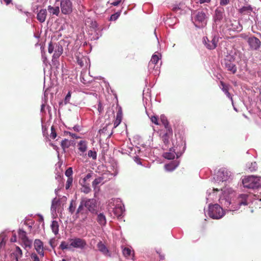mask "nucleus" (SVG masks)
Returning a JSON list of instances; mask_svg holds the SVG:
<instances>
[{
    "instance_id": "nucleus-1",
    "label": "nucleus",
    "mask_w": 261,
    "mask_h": 261,
    "mask_svg": "<svg viewBox=\"0 0 261 261\" xmlns=\"http://www.w3.org/2000/svg\"><path fill=\"white\" fill-rule=\"evenodd\" d=\"M244 187L248 189H257L261 187V177L250 176L244 178L242 180Z\"/></svg>"
},
{
    "instance_id": "nucleus-2",
    "label": "nucleus",
    "mask_w": 261,
    "mask_h": 261,
    "mask_svg": "<svg viewBox=\"0 0 261 261\" xmlns=\"http://www.w3.org/2000/svg\"><path fill=\"white\" fill-rule=\"evenodd\" d=\"M208 215L212 219H219L224 216V212L219 204H215L209 206Z\"/></svg>"
},
{
    "instance_id": "nucleus-3",
    "label": "nucleus",
    "mask_w": 261,
    "mask_h": 261,
    "mask_svg": "<svg viewBox=\"0 0 261 261\" xmlns=\"http://www.w3.org/2000/svg\"><path fill=\"white\" fill-rule=\"evenodd\" d=\"M88 211L93 214H97V202L94 198H85L81 202Z\"/></svg>"
},
{
    "instance_id": "nucleus-4",
    "label": "nucleus",
    "mask_w": 261,
    "mask_h": 261,
    "mask_svg": "<svg viewBox=\"0 0 261 261\" xmlns=\"http://www.w3.org/2000/svg\"><path fill=\"white\" fill-rule=\"evenodd\" d=\"M206 14L203 11L197 12L195 18V25L198 28H203L206 24Z\"/></svg>"
},
{
    "instance_id": "nucleus-5",
    "label": "nucleus",
    "mask_w": 261,
    "mask_h": 261,
    "mask_svg": "<svg viewBox=\"0 0 261 261\" xmlns=\"http://www.w3.org/2000/svg\"><path fill=\"white\" fill-rule=\"evenodd\" d=\"M61 12L65 15H68L72 12L73 6L71 0H59Z\"/></svg>"
},
{
    "instance_id": "nucleus-6",
    "label": "nucleus",
    "mask_w": 261,
    "mask_h": 261,
    "mask_svg": "<svg viewBox=\"0 0 261 261\" xmlns=\"http://www.w3.org/2000/svg\"><path fill=\"white\" fill-rule=\"evenodd\" d=\"M70 245L73 248L83 249L87 246L86 241L83 239L75 238L74 239H69Z\"/></svg>"
},
{
    "instance_id": "nucleus-7",
    "label": "nucleus",
    "mask_w": 261,
    "mask_h": 261,
    "mask_svg": "<svg viewBox=\"0 0 261 261\" xmlns=\"http://www.w3.org/2000/svg\"><path fill=\"white\" fill-rule=\"evenodd\" d=\"M88 213V210L84 208V206L81 202L75 213L76 218L81 219V222H84L87 220Z\"/></svg>"
},
{
    "instance_id": "nucleus-8",
    "label": "nucleus",
    "mask_w": 261,
    "mask_h": 261,
    "mask_svg": "<svg viewBox=\"0 0 261 261\" xmlns=\"http://www.w3.org/2000/svg\"><path fill=\"white\" fill-rule=\"evenodd\" d=\"M225 22L227 27H228L230 30L232 31H238L239 30H241V27L240 25L239 22L237 20L227 18L225 19Z\"/></svg>"
},
{
    "instance_id": "nucleus-9",
    "label": "nucleus",
    "mask_w": 261,
    "mask_h": 261,
    "mask_svg": "<svg viewBox=\"0 0 261 261\" xmlns=\"http://www.w3.org/2000/svg\"><path fill=\"white\" fill-rule=\"evenodd\" d=\"M248 43L253 50H257L260 46V41L256 37L253 36L248 39Z\"/></svg>"
},
{
    "instance_id": "nucleus-10",
    "label": "nucleus",
    "mask_w": 261,
    "mask_h": 261,
    "mask_svg": "<svg viewBox=\"0 0 261 261\" xmlns=\"http://www.w3.org/2000/svg\"><path fill=\"white\" fill-rule=\"evenodd\" d=\"M34 247L37 253L41 256L43 257L44 252L43 250V244L42 242L39 239H36L34 241Z\"/></svg>"
},
{
    "instance_id": "nucleus-11",
    "label": "nucleus",
    "mask_w": 261,
    "mask_h": 261,
    "mask_svg": "<svg viewBox=\"0 0 261 261\" xmlns=\"http://www.w3.org/2000/svg\"><path fill=\"white\" fill-rule=\"evenodd\" d=\"M224 10L222 8H218L215 11L214 21L216 23H220L223 18Z\"/></svg>"
},
{
    "instance_id": "nucleus-12",
    "label": "nucleus",
    "mask_w": 261,
    "mask_h": 261,
    "mask_svg": "<svg viewBox=\"0 0 261 261\" xmlns=\"http://www.w3.org/2000/svg\"><path fill=\"white\" fill-rule=\"evenodd\" d=\"M224 64L225 68L229 71L231 72L233 74L237 72V67L236 65L232 62L230 60L228 59H225L224 61Z\"/></svg>"
},
{
    "instance_id": "nucleus-13",
    "label": "nucleus",
    "mask_w": 261,
    "mask_h": 261,
    "mask_svg": "<svg viewBox=\"0 0 261 261\" xmlns=\"http://www.w3.org/2000/svg\"><path fill=\"white\" fill-rule=\"evenodd\" d=\"M204 41L206 48L208 49H213L217 47L218 41L216 37H213L211 41H209L208 38L206 37V39L204 38Z\"/></svg>"
},
{
    "instance_id": "nucleus-14",
    "label": "nucleus",
    "mask_w": 261,
    "mask_h": 261,
    "mask_svg": "<svg viewBox=\"0 0 261 261\" xmlns=\"http://www.w3.org/2000/svg\"><path fill=\"white\" fill-rule=\"evenodd\" d=\"M217 174L222 181L227 180L230 175V172L225 168L220 169Z\"/></svg>"
},
{
    "instance_id": "nucleus-15",
    "label": "nucleus",
    "mask_w": 261,
    "mask_h": 261,
    "mask_svg": "<svg viewBox=\"0 0 261 261\" xmlns=\"http://www.w3.org/2000/svg\"><path fill=\"white\" fill-rule=\"evenodd\" d=\"M248 195L241 194L239 196L237 202L240 206H246L248 204Z\"/></svg>"
},
{
    "instance_id": "nucleus-16",
    "label": "nucleus",
    "mask_w": 261,
    "mask_h": 261,
    "mask_svg": "<svg viewBox=\"0 0 261 261\" xmlns=\"http://www.w3.org/2000/svg\"><path fill=\"white\" fill-rule=\"evenodd\" d=\"M160 60V57L158 55H153L150 61L148 63V67L151 69H155V66L157 65Z\"/></svg>"
},
{
    "instance_id": "nucleus-17",
    "label": "nucleus",
    "mask_w": 261,
    "mask_h": 261,
    "mask_svg": "<svg viewBox=\"0 0 261 261\" xmlns=\"http://www.w3.org/2000/svg\"><path fill=\"white\" fill-rule=\"evenodd\" d=\"M63 48L61 45L59 43L56 44L55 47V53L53 55V58L58 59L62 54Z\"/></svg>"
},
{
    "instance_id": "nucleus-18",
    "label": "nucleus",
    "mask_w": 261,
    "mask_h": 261,
    "mask_svg": "<svg viewBox=\"0 0 261 261\" xmlns=\"http://www.w3.org/2000/svg\"><path fill=\"white\" fill-rule=\"evenodd\" d=\"M173 132L172 129L166 130V132L162 136V141L165 145H167L169 143V139L172 136Z\"/></svg>"
},
{
    "instance_id": "nucleus-19",
    "label": "nucleus",
    "mask_w": 261,
    "mask_h": 261,
    "mask_svg": "<svg viewBox=\"0 0 261 261\" xmlns=\"http://www.w3.org/2000/svg\"><path fill=\"white\" fill-rule=\"evenodd\" d=\"M97 247L99 251L102 253L103 254L110 256L109 251L107 247L101 241L99 242L97 245Z\"/></svg>"
},
{
    "instance_id": "nucleus-20",
    "label": "nucleus",
    "mask_w": 261,
    "mask_h": 261,
    "mask_svg": "<svg viewBox=\"0 0 261 261\" xmlns=\"http://www.w3.org/2000/svg\"><path fill=\"white\" fill-rule=\"evenodd\" d=\"M47 16V11L46 9H41L37 15V20L40 22L45 21Z\"/></svg>"
},
{
    "instance_id": "nucleus-21",
    "label": "nucleus",
    "mask_w": 261,
    "mask_h": 261,
    "mask_svg": "<svg viewBox=\"0 0 261 261\" xmlns=\"http://www.w3.org/2000/svg\"><path fill=\"white\" fill-rule=\"evenodd\" d=\"M11 255L14 256L15 261H19V259L22 256V252L19 247L16 246L15 251L11 253Z\"/></svg>"
},
{
    "instance_id": "nucleus-22",
    "label": "nucleus",
    "mask_w": 261,
    "mask_h": 261,
    "mask_svg": "<svg viewBox=\"0 0 261 261\" xmlns=\"http://www.w3.org/2000/svg\"><path fill=\"white\" fill-rule=\"evenodd\" d=\"M110 124L106 125L105 127H103L102 129H100L99 130V133L100 135H103L106 136H107L108 138H110L111 135L113 134V132L111 130V132L108 131L109 129V126Z\"/></svg>"
},
{
    "instance_id": "nucleus-23",
    "label": "nucleus",
    "mask_w": 261,
    "mask_h": 261,
    "mask_svg": "<svg viewBox=\"0 0 261 261\" xmlns=\"http://www.w3.org/2000/svg\"><path fill=\"white\" fill-rule=\"evenodd\" d=\"M122 118V112L121 110L120 109L117 112L116 114V118L114 121V127L115 128L117 127L119 124L121 123Z\"/></svg>"
},
{
    "instance_id": "nucleus-24",
    "label": "nucleus",
    "mask_w": 261,
    "mask_h": 261,
    "mask_svg": "<svg viewBox=\"0 0 261 261\" xmlns=\"http://www.w3.org/2000/svg\"><path fill=\"white\" fill-rule=\"evenodd\" d=\"M253 9L251 6H244L241 8L239 9L238 12L239 13L242 15L249 14L252 11Z\"/></svg>"
},
{
    "instance_id": "nucleus-25",
    "label": "nucleus",
    "mask_w": 261,
    "mask_h": 261,
    "mask_svg": "<svg viewBox=\"0 0 261 261\" xmlns=\"http://www.w3.org/2000/svg\"><path fill=\"white\" fill-rule=\"evenodd\" d=\"M123 255L127 258H131L133 259L134 256V252H132L131 249L127 247H124L122 249Z\"/></svg>"
},
{
    "instance_id": "nucleus-26",
    "label": "nucleus",
    "mask_w": 261,
    "mask_h": 261,
    "mask_svg": "<svg viewBox=\"0 0 261 261\" xmlns=\"http://www.w3.org/2000/svg\"><path fill=\"white\" fill-rule=\"evenodd\" d=\"M220 84L221 86V89L225 93V94L227 95L228 98H230L231 100L232 99L230 93L229 92V88L228 85L225 84L223 82L221 81Z\"/></svg>"
},
{
    "instance_id": "nucleus-27",
    "label": "nucleus",
    "mask_w": 261,
    "mask_h": 261,
    "mask_svg": "<svg viewBox=\"0 0 261 261\" xmlns=\"http://www.w3.org/2000/svg\"><path fill=\"white\" fill-rule=\"evenodd\" d=\"M97 222L101 225H105L107 222L106 216L103 213H99L97 215Z\"/></svg>"
},
{
    "instance_id": "nucleus-28",
    "label": "nucleus",
    "mask_w": 261,
    "mask_h": 261,
    "mask_svg": "<svg viewBox=\"0 0 261 261\" xmlns=\"http://www.w3.org/2000/svg\"><path fill=\"white\" fill-rule=\"evenodd\" d=\"M79 149L82 152H84L87 149V143L85 141H80L78 143Z\"/></svg>"
},
{
    "instance_id": "nucleus-29",
    "label": "nucleus",
    "mask_w": 261,
    "mask_h": 261,
    "mask_svg": "<svg viewBox=\"0 0 261 261\" xmlns=\"http://www.w3.org/2000/svg\"><path fill=\"white\" fill-rule=\"evenodd\" d=\"M59 224L57 221H53L51 224V228L54 233L56 235L59 232Z\"/></svg>"
},
{
    "instance_id": "nucleus-30",
    "label": "nucleus",
    "mask_w": 261,
    "mask_h": 261,
    "mask_svg": "<svg viewBox=\"0 0 261 261\" xmlns=\"http://www.w3.org/2000/svg\"><path fill=\"white\" fill-rule=\"evenodd\" d=\"M161 121L162 122V124L164 125L165 128L166 130H168V129H172L171 126L169 125V122L167 119V118L164 116L161 115Z\"/></svg>"
},
{
    "instance_id": "nucleus-31",
    "label": "nucleus",
    "mask_w": 261,
    "mask_h": 261,
    "mask_svg": "<svg viewBox=\"0 0 261 261\" xmlns=\"http://www.w3.org/2000/svg\"><path fill=\"white\" fill-rule=\"evenodd\" d=\"M48 10L53 15H56L58 16L60 13V8L59 7H53L51 6H48Z\"/></svg>"
},
{
    "instance_id": "nucleus-32",
    "label": "nucleus",
    "mask_w": 261,
    "mask_h": 261,
    "mask_svg": "<svg viewBox=\"0 0 261 261\" xmlns=\"http://www.w3.org/2000/svg\"><path fill=\"white\" fill-rule=\"evenodd\" d=\"M113 212L115 215L117 217H121L123 213V210L121 206L115 207Z\"/></svg>"
},
{
    "instance_id": "nucleus-33",
    "label": "nucleus",
    "mask_w": 261,
    "mask_h": 261,
    "mask_svg": "<svg viewBox=\"0 0 261 261\" xmlns=\"http://www.w3.org/2000/svg\"><path fill=\"white\" fill-rule=\"evenodd\" d=\"M76 204L75 201L72 200L70 201V205L68 208L69 212L71 214H73L76 208Z\"/></svg>"
},
{
    "instance_id": "nucleus-34",
    "label": "nucleus",
    "mask_w": 261,
    "mask_h": 261,
    "mask_svg": "<svg viewBox=\"0 0 261 261\" xmlns=\"http://www.w3.org/2000/svg\"><path fill=\"white\" fill-rule=\"evenodd\" d=\"M59 247L61 249L64 250L65 249H70L72 246L70 245V243L69 244L68 243L65 241H62Z\"/></svg>"
},
{
    "instance_id": "nucleus-35",
    "label": "nucleus",
    "mask_w": 261,
    "mask_h": 261,
    "mask_svg": "<svg viewBox=\"0 0 261 261\" xmlns=\"http://www.w3.org/2000/svg\"><path fill=\"white\" fill-rule=\"evenodd\" d=\"M61 145L62 149L65 150L66 148H67L70 146V142L68 140L65 139L61 142Z\"/></svg>"
},
{
    "instance_id": "nucleus-36",
    "label": "nucleus",
    "mask_w": 261,
    "mask_h": 261,
    "mask_svg": "<svg viewBox=\"0 0 261 261\" xmlns=\"http://www.w3.org/2000/svg\"><path fill=\"white\" fill-rule=\"evenodd\" d=\"M18 236L22 241L28 238L27 236L26 232L21 229L18 231Z\"/></svg>"
},
{
    "instance_id": "nucleus-37",
    "label": "nucleus",
    "mask_w": 261,
    "mask_h": 261,
    "mask_svg": "<svg viewBox=\"0 0 261 261\" xmlns=\"http://www.w3.org/2000/svg\"><path fill=\"white\" fill-rule=\"evenodd\" d=\"M163 156L168 160H172L175 158L174 152H165L164 153Z\"/></svg>"
},
{
    "instance_id": "nucleus-38",
    "label": "nucleus",
    "mask_w": 261,
    "mask_h": 261,
    "mask_svg": "<svg viewBox=\"0 0 261 261\" xmlns=\"http://www.w3.org/2000/svg\"><path fill=\"white\" fill-rule=\"evenodd\" d=\"M102 180L103 178L101 177L95 178L94 180L92 182V187H93V188L95 189L96 186L101 183Z\"/></svg>"
},
{
    "instance_id": "nucleus-39",
    "label": "nucleus",
    "mask_w": 261,
    "mask_h": 261,
    "mask_svg": "<svg viewBox=\"0 0 261 261\" xmlns=\"http://www.w3.org/2000/svg\"><path fill=\"white\" fill-rule=\"evenodd\" d=\"M72 183H73V177L67 178V180L66 181V183L65 185L66 189L68 190L70 187H71L72 186Z\"/></svg>"
},
{
    "instance_id": "nucleus-40",
    "label": "nucleus",
    "mask_w": 261,
    "mask_h": 261,
    "mask_svg": "<svg viewBox=\"0 0 261 261\" xmlns=\"http://www.w3.org/2000/svg\"><path fill=\"white\" fill-rule=\"evenodd\" d=\"M22 242L23 243L24 245L25 246V247L26 248H31L32 246V242L31 240H29V238L22 241Z\"/></svg>"
},
{
    "instance_id": "nucleus-41",
    "label": "nucleus",
    "mask_w": 261,
    "mask_h": 261,
    "mask_svg": "<svg viewBox=\"0 0 261 261\" xmlns=\"http://www.w3.org/2000/svg\"><path fill=\"white\" fill-rule=\"evenodd\" d=\"M65 174L67 177V178L72 177V174H73L72 168L71 167H69L66 170Z\"/></svg>"
},
{
    "instance_id": "nucleus-42",
    "label": "nucleus",
    "mask_w": 261,
    "mask_h": 261,
    "mask_svg": "<svg viewBox=\"0 0 261 261\" xmlns=\"http://www.w3.org/2000/svg\"><path fill=\"white\" fill-rule=\"evenodd\" d=\"M88 155L90 158H92L93 160H96L97 158V153L96 151L89 150L88 153Z\"/></svg>"
},
{
    "instance_id": "nucleus-43",
    "label": "nucleus",
    "mask_w": 261,
    "mask_h": 261,
    "mask_svg": "<svg viewBox=\"0 0 261 261\" xmlns=\"http://www.w3.org/2000/svg\"><path fill=\"white\" fill-rule=\"evenodd\" d=\"M57 137V133L55 130V128H54V126H52L51 127V133L50 135V137L53 139H55Z\"/></svg>"
},
{
    "instance_id": "nucleus-44",
    "label": "nucleus",
    "mask_w": 261,
    "mask_h": 261,
    "mask_svg": "<svg viewBox=\"0 0 261 261\" xmlns=\"http://www.w3.org/2000/svg\"><path fill=\"white\" fill-rule=\"evenodd\" d=\"M120 12H117L114 14H112L110 17V20H116L120 15Z\"/></svg>"
},
{
    "instance_id": "nucleus-45",
    "label": "nucleus",
    "mask_w": 261,
    "mask_h": 261,
    "mask_svg": "<svg viewBox=\"0 0 261 261\" xmlns=\"http://www.w3.org/2000/svg\"><path fill=\"white\" fill-rule=\"evenodd\" d=\"M150 120H151V121L153 123H154L156 125H160V123H159V119H158V117H156L155 116H152L150 117Z\"/></svg>"
},
{
    "instance_id": "nucleus-46",
    "label": "nucleus",
    "mask_w": 261,
    "mask_h": 261,
    "mask_svg": "<svg viewBox=\"0 0 261 261\" xmlns=\"http://www.w3.org/2000/svg\"><path fill=\"white\" fill-rule=\"evenodd\" d=\"M31 258L32 261H40L39 257L35 253H32L31 255Z\"/></svg>"
},
{
    "instance_id": "nucleus-47",
    "label": "nucleus",
    "mask_w": 261,
    "mask_h": 261,
    "mask_svg": "<svg viewBox=\"0 0 261 261\" xmlns=\"http://www.w3.org/2000/svg\"><path fill=\"white\" fill-rule=\"evenodd\" d=\"M165 168H166V170H167L172 171V170H173L175 168V167L173 165V164H169L166 165Z\"/></svg>"
},
{
    "instance_id": "nucleus-48",
    "label": "nucleus",
    "mask_w": 261,
    "mask_h": 261,
    "mask_svg": "<svg viewBox=\"0 0 261 261\" xmlns=\"http://www.w3.org/2000/svg\"><path fill=\"white\" fill-rule=\"evenodd\" d=\"M55 46L53 45V43L50 42L48 45V51L49 53L51 54L55 49Z\"/></svg>"
},
{
    "instance_id": "nucleus-49",
    "label": "nucleus",
    "mask_w": 261,
    "mask_h": 261,
    "mask_svg": "<svg viewBox=\"0 0 261 261\" xmlns=\"http://www.w3.org/2000/svg\"><path fill=\"white\" fill-rule=\"evenodd\" d=\"M71 92L70 91H69L68 92L67 94L66 95V96L65 98V99H64V101L66 104L69 102L70 98L71 97Z\"/></svg>"
},
{
    "instance_id": "nucleus-50",
    "label": "nucleus",
    "mask_w": 261,
    "mask_h": 261,
    "mask_svg": "<svg viewBox=\"0 0 261 261\" xmlns=\"http://www.w3.org/2000/svg\"><path fill=\"white\" fill-rule=\"evenodd\" d=\"M230 2V0H220V5L221 6H226Z\"/></svg>"
},
{
    "instance_id": "nucleus-51",
    "label": "nucleus",
    "mask_w": 261,
    "mask_h": 261,
    "mask_svg": "<svg viewBox=\"0 0 261 261\" xmlns=\"http://www.w3.org/2000/svg\"><path fill=\"white\" fill-rule=\"evenodd\" d=\"M90 191H91V189L89 187H87V186L83 187L82 192H83L84 193L87 194V193H89Z\"/></svg>"
},
{
    "instance_id": "nucleus-52",
    "label": "nucleus",
    "mask_w": 261,
    "mask_h": 261,
    "mask_svg": "<svg viewBox=\"0 0 261 261\" xmlns=\"http://www.w3.org/2000/svg\"><path fill=\"white\" fill-rule=\"evenodd\" d=\"M124 0H116L112 3H111V5L116 6L119 5L122 1H124Z\"/></svg>"
},
{
    "instance_id": "nucleus-53",
    "label": "nucleus",
    "mask_w": 261,
    "mask_h": 261,
    "mask_svg": "<svg viewBox=\"0 0 261 261\" xmlns=\"http://www.w3.org/2000/svg\"><path fill=\"white\" fill-rule=\"evenodd\" d=\"M211 2V0H198L197 1V3H200V4H203V3H208Z\"/></svg>"
},
{
    "instance_id": "nucleus-54",
    "label": "nucleus",
    "mask_w": 261,
    "mask_h": 261,
    "mask_svg": "<svg viewBox=\"0 0 261 261\" xmlns=\"http://www.w3.org/2000/svg\"><path fill=\"white\" fill-rule=\"evenodd\" d=\"M92 175L90 173H88L86 176L85 177H84V180L85 181L89 179V178H90L91 177Z\"/></svg>"
},
{
    "instance_id": "nucleus-55",
    "label": "nucleus",
    "mask_w": 261,
    "mask_h": 261,
    "mask_svg": "<svg viewBox=\"0 0 261 261\" xmlns=\"http://www.w3.org/2000/svg\"><path fill=\"white\" fill-rule=\"evenodd\" d=\"M180 8L178 7H174L172 8V10L174 12H177L178 10H179Z\"/></svg>"
},
{
    "instance_id": "nucleus-56",
    "label": "nucleus",
    "mask_w": 261,
    "mask_h": 261,
    "mask_svg": "<svg viewBox=\"0 0 261 261\" xmlns=\"http://www.w3.org/2000/svg\"><path fill=\"white\" fill-rule=\"evenodd\" d=\"M39 221L42 222L43 221V217L42 215H39Z\"/></svg>"
},
{
    "instance_id": "nucleus-57",
    "label": "nucleus",
    "mask_w": 261,
    "mask_h": 261,
    "mask_svg": "<svg viewBox=\"0 0 261 261\" xmlns=\"http://www.w3.org/2000/svg\"><path fill=\"white\" fill-rule=\"evenodd\" d=\"M57 201H55V200H54L52 202L51 207L53 208H56L55 204H57Z\"/></svg>"
},
{
    "instance_id": "nucleus-58",
    "label": "nucleus",
    "mask_w": 261,
    "mask_h": 261,
    "mask_svg": "<svg viewBox=\"0 0 261 261\" xmlns=\"http://www.w3.org/2000/svg\"><path fill=\"white\" fill-rule=\"evenodd\" d=\"M77 63L79 64L81 66H83V62L80 60L79 58L77 59Z\"/></svg>"
},
{
    "instance_id": "nucleus-59",
    "label": "nucleus",
    "mask_w": 261,
    "mask_h": 261,
    "mask_svg": "<svg viewBox=\"0 0 261 261\" xmlns=\"http://www.w3.org/2000/svg\"><path fill=\"white\" fill-rule=\"evenodd\" d=\"M7 5L10 4L12 2V0H3Z\"/></svg>"
},
{
    "instance_id": "nucleus-60",
    "label": "nucleus",
    "mask_w": 261,
    "mask_h": 261,
    "mask_svg": "<svg viewBox=\"0 0 261 261\" xmlns=\"http://www.w3.org/2000/svg\"><path fill=\"white\" fill-rule=\"evenodd\" d=\"M98 110L99 112H101L102 111V108H101V105L100 103H99L98 105Z\"/></svg>"
},
{
    "instance_id": "nucleus-61",
    "label": "nucleus",
    "mask_w": 261,
    "mask_h": 261,
    "mask_svg": "<svg viewBox=\"0 0 261 261\" xmlns=\"http://www.w3.org/2000/svg\"><path fill=\"white\" fill-rule=\"evenodd\" d=\"M70 136H71L72 138H75L76 137V135L74 134H72L71 133H69Z\"/></svg>"
},
{
    "instance_id": "nucleus-62",
    "label": "nucleus",
    "mask_w": 261,
    "mask_h": 261,
    "mask_svg": "<svg viewBox=\"0 0 261 261\" xmlns=\"http://www.w3.org/2000/svg\"><path fill=\"white\" fill-rule=\"evenodd\" d=\"M16 236H14V238H12L11 239V242H16Z\"/></svg>"
},
{
    "instance_id": "nucleus-63",
    "label": "nucleus",
    "mask_w": 261,
    "mask_h": 261,
    "mask_svg": "<svg viewBox=\"0 0 261 261\" xmlns=\"http://www.w3.org/2000/svg\"><path fill=\"white\" fill-rule=\"evenodd\" d=\"M3 245H5V243L3 241H2L1 243H0V246L2 247Z\"/></svg>"
},
{
    "instance_id": "nucleus-64",
    "label": "nucleus",
    "mask_w": 261,
    "mask_h": 261,
    "mask_svg": "<svg viewBox=\"0 0 261 261\" xmlns=\"http://www.w3.org/2000/svg\"><path fill=\"white\" fill-rule=\"evenodd\" d=\"M160 258H161V259H164V256H162V255H160Z\"/></svg>"
}]
</instances>
